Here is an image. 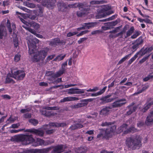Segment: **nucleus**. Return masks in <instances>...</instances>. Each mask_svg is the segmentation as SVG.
<instances>
[{"label":"nucleus","mask_w":153,"mask_h":153,"mask_svg":"<svg viewBox=\"0 0 153 153\" xmlns=\"http://www.w3.org/2000/svg\"><path fill=\"white\" fill-rule=\"evenodd\" d=\"M131 55V54L127 55L120 60L118 62V64H120L124 62L126 59H128L130 57Z\"/></svg>","instance_id":"obj_32"},{"label":"nucleus","mask_w":153,"mask_h":153,"mask_svg":"<svg viewBox=\"0 0 153 153\" xmlns=\"http://www.w3.org/2000/svg\"><path fill=\"white\" fill-rule=\"evenodd\" d=\"M153 122V111L150 112L147 116L146 121V123L147 125L152 124Z\"/></svg>","instance_id":"obj_18"},{"label":"nucleus","mask_w":153,"mask_h":153,"mask_svg":"<svg viewBox=\"0 0 153 153\" xmlns=\"http://www.w3.org/2000/svg\"><path fill=\"white\" fill-rule=\"evenodd\" d=\"M85 89H79L76 88H72L66 90L68 93L69 94H81L84 92Z\"/></svg>","instance_id":"obj_9"},{"label":"nucleus","mask_w":153,"mask_h":153,"mask_svg":"<svg viewBox=\"0 0 153 153\" xmlns=\"http://www.w3.org/2000/svg\"><path fill=\"white\" fill-rule=\"evenodd\" d=\"M148 58V56L144 57L142 59H141L139 61V63L141 64L142 63H143L146 60V59H147Z\"/></svg>","instance_id":"obj_62"},{"label":"nucleus","mask_w":153,"mask_h":153,"mask_svg":"<svg viewBox=\"0 0 153 153\" xmlns=\"http://www.w3.org/2000/svg\"><path fill=\"white\" fill-rule=\"evenodd\" d=\"M67 65V61L63 63L62 65L61 69L65 71V67Z\"/></svg>","instance_id":"obj_59"},{"label":"nucleus","mask_w":153,"mask_h":153,"mask_svg":"<svg viewBox=\"0 0 153 153\" xmlns=\"http://www.w3.org/2000/svg\"><path fill=\"white\" fill-rule=\"evenodd\" d=\"M153 48L152 47H150L146 48L144 51L142 53L143 55L145 54V53H149L152 51Z\"/></svg>","instance_id":"obj_42"},{"label":"nucleus","mask_w":153,"mask_h":153,"mask_svg":"<svg viewBox=\"0 0 153 153\" xmlns=\"http://www.w3.org/2000/svg\"><path fill=\"white\" fill-rule=\"evenodd\" d=\"M11 73L12 77L17 80H22L25 76V74L22 71L17 70L16 69H12Z\"/></svg>","instance_id":"obj_5"},{"label":"nucleus","mask_w":153,"mask_h":153,"mask_svg":"<svg viewBox=\"0 0 153 153\" xmlns=\"http://www.w3.org/2000/svg\"><path fill=\"white\" fill-rule=\"evenodd\" d=\"M153 104V102H147L144 105L143 108L142 109V111L143 112H146L150 107L151 105Z\"/></svg>","instance_id":"obj_25"},{"label":"nucleus","mask_w":153,"mask_h":153,"mask_svg":"<svg viewBox=\"0 0 153 153\" xmlns=\"http://www.w3.org/2000/svg\"><path fill=\"white\" fill-rule=\"evenodd\" d=\"M26 39L28 40L29 53L31 60L34 62L43 60L47 54L49 48H46L40 51H36V44L39 42V40L31 35L27 37Z\"/></svg>","instance_id":"obj_1"},{"label":"nucleus","mask_w":153,"mask_h":153,"mask_svg":"<svg viewBox=\"0 0 153 153\" xmlns=\"http://www.w3.org/2000/svg\"><path fill=\"white\" fill-rule=\"evenodd\" d=\"M107 88V87L105 86L101 90L95 93H93L91 94V96L92 97H96L100 95L103 94Z\"/></svg>","instance_id":"obj_23"},{"label":"nucleus","mask_w":153,"mask_h":153,"mask_svg":"<svg viewBox=\"0 0 153 153\" xmlns=\"http://www.w3.org/2000/svg\"><path fill=\"white\" fill-rule=\"evenodd\" d=\"M65 71V70H62L61 68L60 69L59 71L56 73V74H55V78L56 77L60 76L61 75L63 74Z\"/></svg>","instance_id":"obj_37"},{"label":"nucleus","mask_w":153,"mask_h":153,"mask_svg":"<svg viewBox=\"0 0 153 153\" xmlns=\"http://www.w3.org/2000/svg\"><path fill=\"white\" fill-rule=\"evenodd\" d=\"M29 122L34 126L36 125L38 123V121L34 119H30L29 120Z\"/></svg>","instance_id":"obj_45"},{"label":"nucleus","mask_w":153,"mask_h":153,"mask_svg":"<svg viewBox=\"0 0 153 153\" xmlns=\"http://www.w3.org/2000/svg\"><path fill=\"white\" fill-rule=\"evenodd\" d=\"M77 33H76L75 32H69L67 34V37H71L76 34Z\"/></svg>","instance_id":"obj_56"},{"label":"nucleus","mask_w":153,"mask_h":153,"mask_svg":"<svg viewBox=\"0 0 153 153\" xmlns=\"http://www.w3.org/2000/svg\"><path fill=\"white\" fill-rule=\"evenodd\" d=\"M59 39H55L54 40L51 41L50 44V45L52 46L53 45H56L59 42Z\"/></svg>","instance_id":"obj_43"},{"label":"nucleus","mask_w":153,"mask_h":153,"mask_svg":"<svg viewBox=\"0 0 153 153\" xmlns=\"http://www.w3.org/2000/svg\"><path fill=\"white\" fill-rule=\"evenodd\" d=\"M65 56V55L61 54L57 56L54 60L55 61H60L62 60Z\"/></svg>","instance_id":"obj_36"},{"label":"nucleus","mask_w":153,"mask_h":153,"mask_svg":"<svg viewBox=\"0 0 153 153\" xmlns=\"http://www.w3.org/2000/svg\"><path fill=\"white\" fill-rule=\"evenodd\" d=\"M66 148L65 146L58 145L56 146L52 152V153H61V152H64L65 153H67L68 152H66L65 149Z\"/></svg>","instance_id":"obj_11"},{"label":"nucleus","mask_w":153,"mask_h":153,"mask_svg":"<svg viewBox=\"0 0 153 153\" xmlns=\"http://www.w3.org/2000/svg\"><path fill=\"white\" fill-rule=\"evenodd\" d=\"M134 30L133 27H131L128 30L126 33V35L127 36H130L134 32Z\"/></svg>","instance_id":"obj_38"},{"label":"nucleus","mask_w":153,"mask_h":153,"mask_svg":"<svg viewBox=\"0 0 153 153\" xmlns=\"http://www.w3.org/2000/svg\"><path fill=\"white\" fill-rule=\"evenodd\" d=\"M76 85V84H70L62 86L63 88H66Z\"/></svg>","instance_id":"obj_53"},{"label":"nucleus","mask_w":153,"mask_h":153,"mask_svg":"<svg viewBox=\"0 0 153 153\" xmlns=\"http://www.w3.org/2000/svg\"><path fill=\"white\" fill-rule=\"evenodd\" d=\"M30 108H28L27 109H24L21 110L20 111L21 113H24L30 111Z\"/></svg>","instance_id":"obj_55"},{"label":"nucleus","mask_w":153,"mask_h":153,"mask_svg":"<svg viewBox=\"0 0 153 153\" xmlns=\"http://www.w3.org/2000/svg\"><path fill=\"white\" fill-rule=\"evenodd\" d=\"M143 42V40L141 38H139L136 40V43L139 45H141Z\"/></svg>","instance_id":"obj_49"},{"label":"nucleus","mask_w":153,"mask_h":153,"mask_svg":"<svg viewBox=\"0 0 153 153\" xmlns=\"http://www.w3.org/2000/svg\"><path fill=\"white\" fill-rule=\"evenodd\" d=\"M149 87V85L148 84H146L144 85L143 86L141 90H140L138 91L136 93H135L134 94H139L141 92H142L143 91H145L147 89L148 87Z\"/></svg>","instance_id":"obj_35"},{"label":"nucleus","mask_w":153,"mask_h":153,"mask_svg":"<svg viewBox=\"0 0 153 153\" xmlns=\"http://www.w3.org/2000/svg\"><path fill=\"white\" fill-rule=\"evenodd\" d=\"M83 127L82 125L79 124H76L75 125H73L71 127L72 129H75L77 128H81Z\"/></svg>","instance_id":"obj_39"},{"label":"nucleus","mask_w":153,"mask_h":153,"mask_svg":"<svg viewBox=\"0 0 153 153\" xmlns=\"http://www.w3.org/2000/svg\"><path fill=\"white\" fill-rule=\"evenodd\" d=\"M153 104V102H147L144 105L143 108L142 109V111L143 112H146L150 107L151 105Z\"/></svg>","instance_id":"obj_26"},{"label":"nucleus","mask_w":153,"mask_h":153,"mask_svg":"<svg viewBox=\"0 0 153 153\" xmlns=\"http://www.w3.org/2000/svg\"><path fill=\"white\" fill-rule=\"evenodd\" d=\"M58 6L59 7V9L62 11H63L64 10V9H63V8H65V7L63 6V4H61V5H60V4H58Z\"/></svg>","instance_id":"obj_60"},{"label":"nucleus","mask_w":153,"mask_h":153,"mask_svg":"<svg viewBox=\"0 0 153 153\" xmlns=\"http://www.w3.org/2000/svg\"><path fill=\"white\" fill-rule=\"evenodd\" d=\"M109 96H107L103 98V100L105 101L106 102H110L113 101L114 99L113 98H108Z\"/></svg>","instance_id":"obj_44"},{"label":"nucleus","mask_w":153,"mask_h":153,"mask_svg":"<svg viewBox=\"0 0 153 153\" xmlns=\"http://www.w3.org/2000/svg\"><path fill=\"white\" fill-rule=\"evenodd\" d=\"M23 5L24 6H27L30 8H34L35 7V5L33 4L29 3L27 1L24 2Z\"/></svg>","instance_id":"obj_34"},{"label":"nucleus","mask_w":153,"mask_h":153,"mask_svg":"<svg viewBox=\"0 0 153 153\" xmlns=\"http://www.w3.org/2000/svg\"><path fill=\"white\" fill-rule=\"evenodd\" d=\"M25 16V14H23L22 15V17L24 19H23L21 17H19V18L20 21L24 24L27 26H29V25H30V26L33 28H34L36 30H37L39 27V25L38 24L36 23L32 22L30 23L27 22L25 20V19L24 18Z\"/></svg>","instance_id":"obj_8"},{"label":"nucleus","mask_w":153,"mask_h":153,"mask_svg":"<svg viewBox=\"0 0 153 153\" xmlns=\"http://www.w3.org/2000/svg\"><path fill=\"white\" fill-rule=\"evenodd\" d=\"M116 129V126H112L110 129V131H109V129H107L108 130V133H109V134L110 135L109 137H110L111 136L112 134H115V131Z\"/></svg>","instance_id":"obj_27"},{"label":"nucleus","mask_w":153,"mask_h":153,"mask_svg":"<svg viewBox=\"0 0 153 153\" xmlns=\"http://www.w3.org/2000/svg\"><path fill=\"white\" fill-rule=\"evenodd\" d=\"M79 100V99L78 98L76 97L70 96L65 97L63 99H61L60 101V102H63L67 101L78 100Z\"/></svg>","instance_id":"obj_19"},{"label":"nucleus","mask_w":153,"mask_h":153,"mask_svg":"<svg viewBox=\"0 0 153 153\" xmlns=\"http://www.w3.org/2000/svg\"><path fill=\"white\" fill-rule=\"evenodd\" d=\"M136 129L134 128L133 127H132L131 128H130L129 130H128V131H124V133L125 134L127 133L129 131L135 132L136 131Z\"/></svg>","instance_id":"obj_51"},{"label":"nucleus","mask_w":153,"mask_h":153,"mask_svg":"<svg viewBox=\"0 0 153 153\" xmlns=\"http://www.w3.org/2000/svg\"><path fill=\"white\" fill-rule=\"evenodd\" d=\"M108 10V8L107 6H104L102 9L100 11L99 13V16H101L100 17L101 18L111 14L112 13L110 12L107 11Z\"/></svg>","instance_id":"obj_15"},{"label":"nucleus","mask_w":153,"mask_h":153,"mask_svg":"<svg viewBox=\"0 0 153 153\" xmlns=\"http://www.w3.org/2000/svg\"><path fill=\"white\" fill-rule=\"evenodd\" d=\"M46 76H47L50 77V78H48L49 79L53 80L55 78V74L53 71H48L46 72Z\"/></svg>","instance_id":"obj_22"},{"label":"nucleus","mask_w":153,"mask_h":153,"mask_svg":"<svg viewBox=\"0 0 153 153\" xmlns=\"http://www.w3.org/2000/svg\"><path fill=\"white\" fill-rule=\"evenodd\" d=\"M27 29L29 32H30V33H33V34H34V35L36 33L35 31L30 28H28Z\"/></svg>","instance_id":"obj_61"},{"label":"nucleus","mask_w":153,"mask_h":153,"mask_svg":"<svg viewBox=\"0 0 153 153\" xmlns=\"http://www.w3.org/2000/svg\"><path fill=\"white\" fill-rule=\"evenodd\" d=\"M106 2L103 0H93L90 1V4L91 5H96L99 4L106 3Z\"/></svg>","instance_id":"obj_24"},{"label":"nucleus","mask_w":153,"mask_h":153,"mask_svg":"<svg viewBox=\"0 0 153 153\" xmlns=\"http://www.w3.org/2000/svg\"><path fill=\"white\" fill-rule=\"evenodd\" d=\"M52 147H50L46 149H42L41 152L42 153H46L51 150L52 149Z\"/></svg>","instance_id":"obj_47"},{"label":"nucleus","mask_w":153,"mask_h":153,"mask_svg":"<svg viewBox=\"0 0 153 153\" xmlns=\"http://www.w3.org/2000/svg\"><path fill=\"white\" fill-rule=\"evenodd\" d=\"M109 111V108L106 107L103 108L100 111V114L102 115H106L108 114Z\"/></svg>","instance_id":"obj_30"},{"label":"nucleus","mask_w":153,"mask_h":153,"mask_svg":"<svg viewBox=\"0 0 153 153\" xmlns=\"http://www.w3.org/2000/svg\"><path fill=\"white\" fill-rule=\"evenodd\" d=\"M54 56L55 55H54L48 56L47 58V60L49 61L50 60H51L53 58Z\"/></svg>","instance_id":"obj_63"},{"label":"nucleus","mask_w":153,"mask_h":153,"mask_svg":"<svg viewBox=\"0 0 153 153\" xmlns=\"http://www.w3.org/2000/svg\"><path fill=\"white\" fill-rule=\"evenodd\" d=\"M97 23L96 22L88 23L84 24L82 27L78 28L77 30H82L87 29L94 27L96 25Z\"/></svg>","instance_id":"obj_14"},{"label":"nucleus","mask_w":153,"mask_h":153,"mask_svg":"<svg viewBox=\"0 0 153 153\" xmlns=\"http://www.w3.org/2000/svg\"><path fill=\"white\" fill-rule=\"evenodd\" d=\"M125 101V100L124 99L117 101L113 103L112 106L114 107H120L126 103Z\"/></svg>","instance_id":"obj_16"},{"label":"nucleus","mask_w":153,"mask_h":153,"mask_svg":"<svg viewBox=\"0 0 153 153\" xmlns=\"http://www.w3.org/2000/svg\"><path fill=\"white\" fill-rule=\"evenodd\" d=\"M25 132H30L39 136H42L44 134V131L41 129H36L34 128L26 129L25 131Z\"/></svg>","instance_id":"obj_10"},{"label":"nucleus","mask_w":153,"mask_h":153,"mask_svg":"<svg viewBox=\"0 0 153 153\" xmlns=\"http://www.w3.org/2000/svg\"><path fill=\"white\" fill-rule=\"evenodd\" d=\"M20 126L19 123H18L16 124H13L10 127V128H18Z\"/></svg>","instance_id":"obj_52"},{"label":"nucleus","mask_w":153,"mask_h":153,"mask_svg":"<svg viewBox=\"0 0 153 153\" xmlns=\"http://www.w3.org/2000/svg\"><path fill=\"white\" fill-rule=\"evenodd\" d=\"M140 34V32L138 31H135V33L131 36V38L133 39H134L137 37Z\"/></svg>","instance_id":"obj_48"},{"label":"nucleus","mask_w":153,"mask_h":153,"mask_svg":"<svg viewBox=\"0 0 153 153\" xmlns=\"http://www.w3.org/2000/svg\"><path fill=\"white\" fill-rule=\"evenodd\" d=\"M58 109V108L57 107H46L45 108V109H44L43 111H40L41 112L42 114L45 115L46 116H50L51 115H54V113H53L52 111L49 112L50 113V114H48V113H49V112L47 110H56Z\"/></svg>","instance_id":"obj_13"},{"label":"nucleus","mask_w":153,"mask_h":153,"mask_svg":"<svg viewBox=\"0 0 153 153\" xmlns=\"http://www.w3.org/2000/svg\"><path fill=\"white\" fill-rule=\"evenodd\" d=\"M18 138L19 141L23 142V144L25 145L33 143L34 141V140L31 135H22L19 136Z\"/></svg>","instance_id":"obj_6"},{"label":"nucleus","mask_w":153,"mask_h":153,"mask_svg":"<svg viewBox=\"0 0 153 153\" xmlns=\"http://www.w3.org/2000/svg\"><path fill=\"white\" fill-rule=\"evenodd\" d=\"M108 130H106L105 131H104V132H105V133L104 134L103 133H100L98 134L97 135V137L98 138H99L100 137H109L110 135H109V133H108Z\"/></svg>","instance_id":"obj_31"},{"label":"nucleus","mask_w":153,"mask_h":153,"mask_svg":"<svg viewBox=\"0 0 153 153\" xmlns=\"http://www.w3.org/2000/svg\"><path fill=\"white\" fill-rule=\"evenodd\" d=\"M127 126L126 124H124L121 126H120V128H119L118 129V133H120L123 131L124 130H125Z\"/></svg>","instance_id":"obj_40"},{"label":"nucleus","mask_w":153,"mask_h":153,"mask_svg":"<svg viewBox=\"0 0 153 153\" xmlns=\"http://www.w3.org/2000/svg\"><path fill=\"white\" fill-rule=\"evenodd\" d=\"M66 124L65 123H49L48 125H47L45 127L44 126L43 128L46 131V133L47 134H50L54 132V130L53 129L49 130L52 127H64L66 126Z\"/></svg>","instance_id":"obj_4"},{"label":"nucleus","mask_w":153,"mask_h":153,"mask_svg":"<svg viewBox=\"0 0 153 153\" xmlns=\"http://www.w3.org/2000/svg\"><path fill=\"white\" fill-rule=\"evenodd\" d=\"M142 138L140 135L131 137L126 140V144L129 147L138 149L141 145Z\"/></svg>","instance_id":"obj_2"},{"label":"nucleus","mask_w":153,"mask_h":153,"mask_svg":"<svg viewBox=\"0 0 153 153\" xmlns=\"http://www.w3.org/2000/svg\"><path fill=\"white\" fill-rule=\"evenodd\" d=\"M21 55L19 53L16 54L14 58V60L16 62L19 61L20 59Z\"/></svg>","instance_id":"obj_46"},{"label":"nucleus","mask_w":153,"mask_h":153,"mask_svg":"<svg viewBox=\"0 0 153 153\" xmlns=\"http://www.w3.org/2000/svg\"><path fill=\"white\" fill-rule=\"evenodd\" d=\"M24 129H20L18 130H15L14 129H12L10 130V132L11 133H17L19 131H21L24 130Z\"/></svg>","instance_id":"obj_50"},{"label":"nucleus","mask_w":153,"mask_h":153,"mask_svg":"<svg viewBox=\"0 0 153 153\" xmlns=\"http://www.w3.org/2000/svg\"><path fill=\"white\" fill-rule=\"evenodd\" d=\"M6 26L8 28L9 32L10 33H12V30L14 31L16 28L15 25L13 23H12V29L11 28V25L10 20L7 19L6 24Z\"/></svg>","instance_id":"obj_20"},{"label":"nucleus","mask_w":153,"mask_h":153,"mask_svg":"<svg viewBox=\"0 0 153 153\" xmlns=\"http://www.w3.org/2000/svg\"><path fill=\"white\" fill-rule=\"evenodd\" d=\"M85 105V103L83 102L79 103L76 104L74 105H71V108H78L84 106Z\"/></svg>","instance_id":"obj_28"},{"label":"nucleus","mask_w":153,"mask_h":153,"mask_svg":"<svg viewBox=\"0 0 153 153\" xmlns=\"http://www.w3.org/2000/svg\"><path fill=\"white\" fill-rule=\"evenodd\" d=\"M24 117L25 118H29L31 117V114L29 113H27L24 114Z\"/></svg>","instance_id":"obj_64"},{"label":"nucleus","mask_w":153,"mask_h":153,"mask_svg":"<svg viewBox=\"0 0 153 153\" xmlns=\"http://www.w3.org/2000/svg\"><path fill=\"white\" fill-rule=\"evenodd\" d=\"M17 118L16 117H10L7 120V122H9L7 123H10L14 122L17 119Z\"/></svg>","instance_id":"obj_41"},{"label":"nucleus","mask_w":153,"mask_h":153,"mask_svg":"<svg viewBox=\"0 0 153 153\" xmlns=\"http://www.w3.org/2000/svg\"><path fill=\"white\" fill-rule=\"evenodd\" d=\"M68 6L70 7H78L79 8L80 11L77 12V15L79 17H81L84 14L87 13V10L85 8V6L84 4L82 3H75L74 4H69Z\"/></svg>","instance_id":"obj_3"},{"label":"nucleus","mask_w":153,"mask_h":153,"mask_svg":"<svg viewBox=\"0 0 153 153\" xmlns=\"http://www.w3.org/2000/svg\"><path fill=\"white\" fill-rule=\"evenodd\" d=\"M39 85L40 86H48V84L47 82H39Z\"/></svg>","instance_id":"obj_57"},{"label":"nucleus","mask_w":153,"mask_h":153,"mask_svg":"<svg viewBox=\"0 0 153 153\" xmlns=\"http://www.w3.org/2000/svg\"><path fill=\"white\" fill-rule=\"evenodd\" d=\"M38 2H42V4L43 6H46L47 7L50 9H52L54 6V4L56 2V0H49L48 1H43L42 0H33Z\"/></svg>","instance_id":"obj_7"},{"label":"nucleus","mask_w":153,"mask_h":153,"mask_svg":"<svg viewBox=\"0 0 153 153\" xmlns=\"http://www.w3.org/2000/svg\"><path fill=\"white\" fill-rule=\"evenodd\" d=\"M12 73H9L7 76V78L6 79L5 83H14V81L13 79L11 78L13 77H12Z\"/></svg>","instance_id":"obj_21"},{"label":"nucleus","mask_w":153,"mask_h":153,"mask_svg":"<svg viewBox=\"0 0 153 153\" xmlns=\"http://www.w3.org/2000/svg\"><path fill=\"white\" fill-rule=\"evenodd\" d=\"M54 142V140H51L47 142H45L44 140L40 139L37 138L36 139V143L35 144V146H37L39 145H47L50 144Z\"/></svg>","instance_id":"obj_12"},{"label":"nucleus","mask_w":153,"mask_h":153,"mask_svg":"<svg viewBox=\"0 0 153 153\" xmlns=\"http://www.w3.org/2000/svg\"><path fill=\"white\" fill-rule=\"evenodd\" d=\"M13 43L15 46L17 47L18 45V40L17 39L15 38L13 40Z\"/></svg>","instance_id":"obj_58"},{"label":"nucleus","mask_w":153,"mask_h":153,"mask_svg":"<svg viewBox=\"0 0 153 153\" xmlns=\"http://www.w3.org/2000/svg\"><path fill=\"white\" fill-rule=\"evenodd\" d=\"M130 108V109L127 112V114L129 115L131 114L133 112L135 111L136 109V107L133 106L132 107L131 105L128 106Z\"/></svg>","instance_id":"obj_33"},{"label":"nucleus","mask_w":153,"mask_h":153,"mask_svg":"<svg viewBox=\"0 0 153 153\" xmlns=\"http://www.w3.org/2000/svg\"><path fill=\"white\" fill-rule=\"evenodd\" d=\"M141 51H142V50H141ZM141 52L142 51L139 52L137 53H136V54L134 56H133L128 61V65H130L131 64L137 57L138 54L140 53H141Z\"/></svg>","instance_id":"obj_29"},{"label":"nucleus","mask_w":153,"mask_h":153,"mask_svg":"<svg viewBox=\"0 0 153 153\" xmlns=\"http://www.w3.org/2000/svg\"><path fill=\"white\" fill-rule=\"evenodd\" d=\"M7 33L5 27L1 25H0V39H2L7 35Z\"/></svg>","instance_id":"obj_17"},{"label":"nucleus","mask_w":153,"mask_h":153,"mask_svg":"<svg viewBox=\"0 0 153 153\" xmlns=\"http://www.w3.org/2000/svg\"><path fill=\"white\" fill-rule=\"evenodd\" d=\"M87 39L86 38H80L78 41V42L79 44L81 43L83 41L86 40Z\"/></svg>","instance_id":"obj_54"}]
</instances>
